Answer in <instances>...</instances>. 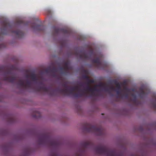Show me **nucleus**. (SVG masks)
<instances>
[{"instance_id": "4468645a", "label": "nucleus", "mask_w": 156, "mask_h": 156, "mask_svg": "<svg viewBox=\"0 0 156 156\" xmlns=\"http://www.w3.org/2000/svg\"><path fill=\"white\" fill-rule=\"evenodd\" d=\"M131 96L132 97V98L131 99V100L133 103L136 105H139L140 103V102L137 100L136 95L134 94H131Z\"/></svg>"}, {"instance_id": "f704fd0d", "label": "nucleus", "mask_w": 156, "mask_h": 156, "mask_svg": "<svg viewBox=\"0 0 156 156\" xmlns=\"http://www.w3.org/2000/svg\"><path fill=\"white\" fill-rule=\"evenodd\" d=\"M34 117H35V118H37V116L36 114L34 115Z\"/></svg>"}, {"instance_id": "4be33fe9", "label": "nucleus", "mask_w": 156, "mask_h": 156, "mask_svg": "<svg viewBox=\"0 0 156 156\" xmlns=\"http://www.w3.org/2000/svg\"><path fill=\"white\" fill-rule=\"evenodd\" d=\"M97 86H96V85L95 86V87L93 88L94 90V91H96L98 92V94H95V96H98L100 95V90L97 89Z\"/></svg>"}, {"instance_id": "2f4dec72", "label": "nucleus", "mask_w": 156, "mask_h": 156, "mask_svg": "<svg viewBox=\"0 0 156 156\" xmlns=\"http://www.w3.org/2000/svg\"><path fill=\"white\" fill-rule=\"evenodd\" d=\"M51 156H58V155L56 153H54L51 154Z\"/></svg>"}, {"instance_id": "9d476101", "label": "nucleus", "mask_w": 156, "mask_h": 156, "mask_svg": "<svg viewBox=\"0 0 156 156\" xmlns=\"http://www.w3.org/2000/svg\"><path fill=\"white\" fill-rule=\"evenodd\" d=\"M71 69V67L69 66V62L67 61L64 62V67H60L59 69L62 74H65L68 73Z\"/></svg>"}, {"instance_id": "ddd939ff", "label": "nucleus", "mask_w": 156, "mask_h": 156, "mask_svg": "<svg viewBox=\"0 0 156 156\" xmlns=\"http://www.w3.org/2000/svg\"><path fill=\"white\" fill-rule=\"evenodd\" d=\"M45 72L46 73H52V76L54 77H57V76L56 74L58 71V69L55 67H53L52 68L49 67L45 69Z\"/></svg>"}, {"instance_id": "0eeeda50", "label": "nucleus", "mask_w": 156, "mask_h": 156, "mask_svg": "<svg viewBox=\"0 0 156 156\" xmlns=\"http://www.w3.org/2000/svg\"><path fill=\"white\" fill-rule=\"evenodd\" d=\"M52 90V92L51 93V94H54V92L56 91L64 95L69 96L73 95L75 97H76L75 96V94L80 93H81V90H80L79 87L78 86L73 87H70L69 90H68L67 89H61L59 88H58L56 90Z\"/></svg>"}, {"instance_id": "f8f14e48", "label": "nucleus", "mask_w": 156, "mask_h": 156, "mask_svg": "<svg viewBox=\"0 0 156 156\" xmlns=\"http://www.w3.org/2000/svg\"><path fill=\"white\" fill-rule=\"evenodd\" d=\"M53 33L54 35H58L60 33H62L65 34H68L69 31L68 30L64 29L58 28L56 27H53Z\"/></svg>"}, {"instance_id": "423d86ee", "label": "nucleus", "mask_w": 156, "mask_h": 156, "mask_svg": "<svg viewBox=\"0 0 156 156\" xmlns=\"http://www.w3.org/2000/svg\"><path fill=\"white\" fill-rule=\"evenodd\" d=\"M39 84L40 85L36 88V90L38 91L44 92L48 93L49 95L52 96H55L57 94H60V93L56 91L54 92V94H51V93L52 92V90H56L58 88H58L55 89H53L51 86H49L48 87H46L43 83L42 82H39ZM62 86L65 88L64 89H67L68 90L69 89L70 87H69L67 86L66 83H63L62 84Z\"/></svg>"}, {"instance_id": "c85d7f7f", "label": "nucleus", "mask_w": 156, "mask_h": 156, "mask_svg": "<svg viewBox=\"0 0 156 156\" xmlns=\"http://www.w3.org/2000/svg\"><path fill=\"white\" fill-rule=\"evenodd\" d=\"M5 47V44L2 43L0 44V49Z\"/></svg>"}, {"instance_id": "aec40b11", "label": "nucleus", "mask_w": 156, "mask_h": 156, "mask_svg": "<svg viewBox=\"0 0 156 156\" xmlns=\"http://www.w3.org/2000/svg\"><path fill=\"white\" fill-rule=\"evenodd\" d=\"M96 86L104 88L105 90V91H108V89L106 87L105 85L103 83H100L99 84L96 85Z\"/></svg>"}, {"instance_id": "1a4fd4ad", "label": "nucleus", "mask_w": 156, "mask_h": 156, "mask_svg": "<svg viewBox=\"0 0 156 156\" xmlns=\"http://www.w3.org/2000/svg\"><path fill=\"white\" fill-rule=\"evenodd\" d=\"M16 24L18 25H30L32 28L34 30L39 31H42L43 30L44 27L43 26L37 25L35 23H25L24 22L21 20H18L16 22Z\"/></svg>"}, {"instance_id": "7ed1b4c3", "label": "nucleus", "mask_w": 156, "mask_h": 156, "mask_svg": "<svg viewBox=\"0 0 156 156\" xmlns=\"http://www.w3.org/2000/svg\"><path fill=\"white\" fill-rule=\"evenodd\" d=\"M38 143L40 145H48L51 147H57L59 145V142L52 139L49 134L43 133L41 134L38 140Z\"/></svg>"}, {"instance_id": "a211bd4d", "label": "nucleus", "mask_w": 156, "mask_h": 156, "mask_svg": "<svg viewBox=\"0 0 156 156\" xmlns=\"http://www.w3.org/2000/svg\"><path fill=\"white\" fill-rule=\"evenodd\" d=\"M145 90L143 87H140L139 89L140 92L139 95L141 98H143L145 95Z\"/></svg>"}, {"instance_id": "c756f323", "label": "nucleus", "mask_w": 156, "mask_h": 156, "mask_svg": "<svg viewBox=\"0 0 156 156\" xmlns=\"http://www.w3.org/2000/svg\"><path fill=\"white\" fill-rule=\"evenodd\" d=\"M9 120L11 121H13V118L12 116V115H10L9 116Z\"/></svg>"}, {"instance_id": "7c9ffc66", "label": "nucleus", "mask_w": 156, "mask_h": 156, "mask_svg": "<svg viewBox=\"0 0 156 156\" xmlns=\"http://www.w3.org/2000/svg\"><path fill=\"white\" fill-rule=\"evenodd\" d=\"M124 90L127 92H129L130 91V90L127 87H125L124 88Z\"/></svg>"}, {"instance_id": "5701e85b", "label": "nucleus", "mask_w": 156, "mask_h": 156, "mask_svg": "<svg viewBox=\"0 0 156 156\" xmlns=\"http://www.w3.org/2000/svg\"><path fill=\"white\" fill-rule=\"evenodd\" d=\"M91 144V143L90 142L87 141L84 142L83 144V146L85 148H87Z\"/></svg>"}, {"instance_id": "20e7f679", "label": "nucleus", "mask_w": 156, "mask_h": 156, "mask_svg": "<svg viewBox=\"0 0 156 156\" xmlns=\"http://www.w3.org/2000/svg\"><path fill=\"white\" fill-rule=\"evenodd\" d=\"M26 79V83L21 79L18 80L17 84L20 88H23L24 89H28L32 88V82L28 79L30 77L32 80L34 82H36L38 78L36 75L34 73H32L30 75L27 74L25 76Z\"/></svg>"}, {"instance_id": "473e14b6", "label": "nucleus", "mask_w": 156, "mask_h": 156, "mask_svg": "<svg viewBox=\"0 0 156 156\" xmlns=\"http://www.w3.org/2000/svg\"><path fill=\"white\" fill-rule=\"evenodd\" d=\"M35 114H39V117H40V113L38 111H36Z\"/></svg>"}, {"instance_id": "f3484780", "label": "nucleus", "mask_w": 156, "mask_h": 156, "mask_svg": "<svg viewBox=\"0 0 156 156\" xmlns=\"http://www.w3.org/2000/svg\"><path fill=\"white\" fill-rule=\"evenodd\" d=\"M80 58L85 60H87L88 58V56L87 54L84 51L82 52L79 55Z\"/></svg>"}, {"instance_id": "393cba45", "label": "nucleus", "mask_w": 156, "mask_h": 156, "mask_svg": "<svg viewBox=\"0 0 156 156\" xmlns=\"http://www.w3.org/2000/svg\"><path fill=\"white\" fill-rule=\"evenodd\" d=\"M121 90H115L116 91L117 94L118 95L117 97V98H119V95H120L121 96H122V94L121 93Z\"/></svg>"}, {"instance_id": "72a5a7b5", "label": "nucleus", "mask_w": 156, "mask_h": 156, "mask_svg": "<svg viewBox=\"0 0 156 156\" xmlns=\"http://www.w3.org/2000/svg\"><path fill=\"white\" fill-rule=\"evenodd\" d=\"M93 50L92 48H91V52L92 54L93 53Z\"/></svg>"}, {"instance_id": "2eb2a0df", "label": "nucleus", "mask_w": 156, "mask_h": 156, "mask_svg": "<svg viewBox=\"0 0 156 156\" xmlns=\"http://www.w3.org/2000/svg\"><path fill=\"white\" fill-rule=\"evenodd\" d=\"M87 82L85 83L83 82H80L79 83V85L81 87H83L84 84H86L87 85H90V84L94 83V81L93 80L90 79V78L87 80Z\"/></svg>"}, {"instance_id": "a878e982", "label": "nucleus", "mask_w": 156, "mask_h": 156, "mask_svg": "<svg viewBox=\"0 0 156 156\" xmlns=\"http://www.w3.org/2000/svg\"><path fill=\"white\" fill-rule=\"evenodd\" d=\"M129 97V95L127 93L122 94L121 96L122 98H128Z\"/></svg>"}, {"instance_id": "9b49d317", "label": "nucleus", "mask_w": 156, "mask_h": 156, "mask_svg": "<svg viewBox=\"0 0 156 156\" xmlns=\"http://www.w3.org/2000/svg\"><path fill=\"white\" fill-rule=\"evenodd\" d=\"M91 87L90 85H87V87L85 89L81 90V93L79 94L75 93V96L76 97H81L83 96H86L87 95V91L89 92L90 89Z\"/></svg>"}, {"instance_id": "dca6fc26", "label": "nucleus", "mask_w": 156, "mask_h": 156, "mask_svg": "<svg viewBox=\"0 0 156 156\" xmlns=\"http://www.w3.org/2000/svg\"><path fill=\"white\" fill-rule=\"evenodd\" d=\"M93 63H96L97 66L99 67H101L102 65V63L101 62L98 58H97L92 60Z\"/></svg>"}, {"instance_id": "bb28decb", "label": "nucleus", "mask_w": 156, "mask_h": 156, "mask_svg": "<svg viewBox=\"0 0 156 156\" xmlns=\"http://www.w3.org/2000/svg\"><path fill=\"white\" fill-rule=\"evenodd\" d=\"M90 89L91 90H90L89 92H91L92 95H95V94L94 93V90L93 88L91 87Z\"/></svg>"}, {"instance_id": "f257e3e1", "label": "nucleus", "mask_w": 156, "mask_h": 156, "mask_svg": "<svg viewBox=\"0 0 156 156\" xmlns=\"http://www.w3.org/2000/svg\"><path fill=\"white\" fill-rule=\"evenodd\" d=\"M15 69V67L12 65L10 66H0V73H2L4 75V80L9 82L13 83L18 80L12 71Z\"/></svg>"}, {"instance_id": "39448f33", "label": "nucleus", "mask_w": 156, "mask_h": 156, "mask_svg": "<svg viewBox=\"0 0 156 156\" xmlns=\"http://www.w3.org/2000/svg\"><path fill=\"white\" fill-rule=\"evenodd\" d=\"M96 153L99 154L106 155L107 156H120L116 151L111 150L103 145H99L95 147Z\"/></svg>"}, {"instance_id": "412c9836", "label": "nucleus", "mask_w": 156, "mask_h": 156, "mask_svg": "<svg viewBox=\"0 0 156 156\" xmlns=\"http://www.w3.org/2000/svg\"><path fill=\"white\" fill-rule=\"evenodd\" d=\"M113 82L116 85V90H121V87L120 84L116 80H113Z\"/></svg>"}, {"instance_id": "cd10ccee", "label": "nucleus", "mask_w": 156, "mask_h": 156, "mask_svg": "<svg viewBox=\"0 0 156 156\" xmlns=\"http://www.w3.org/2000/svg\"><path fill=\"white\" fill-rule=\"evenodd\" d=\"M108 89V91H109V90H115V89L114 88V87L113 86H111L110 87L109 89L107 88Z\"/></svg>"}, {"instance_id": "c9c22d12", "label": "nucleus", "mask_w": 156, "mask_h": 156, "mask_svg": "<svg viewBox=\"0 0 156 156\" xmlns=\"http://www.w3.org/2000/svg\"><path fill=\"white\" fill-rule=\"evenodd\" d=\"M75 54L76 55H78V53H77V52H76L75 53Z\"/></svg>"}, {"instance_id": "b1692460", "label": "nucleus", "mask_w": 156, "mask_h": 156, "mask_svg": "<svg viewBox=\"0 0 156 156\" xmlns=\"http://www.w3.org/2000/svg\"><path fill=\"white\" fill-rule=\"evenodd\" d=\"M152 105L153 108L156 110V97H155L154 101L152 102Z\"/></svg>"}, {"instance_id": "6ab92c4d", "label": "nucleus", "mask_w": 156, "mask_h": 156, "mask_svg": "<svg viewBox=\"0 0 156 156\" xmlns=\"http://www.w3.org/2000/svg\"><path fill=\"white\" fill-rule=\"evenodd\" d=\"M83 72L85 74L83 75L82 76V78L83 79L87 80L90 78L87 75L88 74V71L86 70H84L83 71Z\"/></svg>"}, {"instance_id": "6e6552de", "label": "nucleus", "mask_w": 156, "mask_h": 156, "mask_svg": "<svg viewBox=\"0 0 156 156\" xmlns=\"http://www.w3.org/2000/svg\"><path fill=\"white\" fill-rule=\"evenodd\" d=\"M84 130L87 132L94 133L98 136L102 135L104 133V129L101 126L97 127L88 123L86 124Z\"/></svg>"}, {"instance_id": "f03ea898", "label": "nucleus", "mask_w": 156, "mask_h": 156, "mask_svg": "<svg viewBox=\"0 0 156 156\" xmlns=\"http://www.w3.org/2000/svg\"><path fill=\"white\" fill-rule=\"evenodd\" d=\"M1 24L2 26L1 29V34L6 35L10 32L15 34L19 38H21L23 36L24 34L22 31L18 30H13L15 28L8 22L3 21L1 22Z\"/></svg>"}]
</instances>
